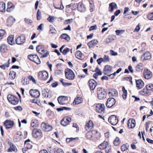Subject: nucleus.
Wrapping results in <instances>:
<instances>
[{"label":"nucleus","mask_w":153,"mask_h":153,"mask_svg":"<svg viewBox=\"0 0 153 153\" xmlns=\"http://www.w3.org/2000/svg\"><path fill=\"white\" fill-rule=\"evenodd\" d=\"M65 77L69 80H73L75 77V74L74 72L71 69L67 68L65 71Z\"/></svg>","instance_id":"f257e3e1"},{"label":"nucleus","mask_w":153,"mask_h":153,"mask_svg":"<svg viewBox=\"0 0 153 153\" xmlns=\"http://www.w3.org/2000/svg\"><path fill=\"white\" fill-rule=\"evenodd\" d=\"M98 148L99 149L102 150L105 149V152L107 153L110 152L111 150V146L109 143L105 141H104L99 145Z\"/></svg>","instance_id":"f03ea898"},{"label":"nucleus","mask_w":153,"mask_h":153,"mask_svg":"<svg viewBox=\"0 0 153 153\" xmlns=\"http://www.w3.org/2000/svg\"><path fill=\"white\" fill-rule=\"evenodd\" d=\"M97 94L98 98L100 100L106 98L107 95L104 89L100 87L97 88Z\"/></svg>","instance_id":"7ed1b4c3"},{"label":"nucleus","mask_w":153,"mask_h":153,"mask_svg":"<svg viewBox=\"0 0 153 153\" xmlns=\"http://www.w3.org/2000/svg\"><path fill=\"white\" fill-rule=\"evenodd\" d=\"M7 98L8 101L13 105H16L19 102L18 99L13 95L8 94Z\"/></svg>","instance_id":"20e7f679"},{"label":"nucleus","mask_w":153,"mask_h":153,"mask_svg":"<svg viewBox=\"0 0 153 153\" xmlns=\"http://www.w3.org/2000/svg\"><path fill=\"white\" fill-rule=\"evenodd\" d=\"M28 58L30 60L37 64H39L40 63V59L36 55H29L28 56Z\"/></svg>","instance_id":"39448f33"},{"label":"nucleus","mask_w":153,"mask_h":153,"mask_svg":"<svg viewBox=\"0 0 153 153\" xmlns=\"http://www.w3.org/2000/svg\"><path fill=\"white\" fill-rule=\"evenodd\" d=\"M105 105L103 104L98 103L96 105V112L101 114L104 113Z\"/></svg>","instance_id":"423d86ee"},{"label":"nucleus","mask_w":153,"mask_h":153,"mask_svg":"<svg viewBox=\"0 0 153 153\" xmlns=\"http://www.w3.org/2000/svg\"><path fill=\"white\" fill-rule=\"evenodd\" d=\"M26 38L25 35L22 34L18 37L16 40V43L19 45L23 44L25 42Z\"/></svg>","instance_id":"0eeeda50"},{"label":"nucleus","mask_w":153,"mask_h":153,"mask_svg":"<svg viewBox=\"0 0 153 153\" xmlns=\"http://www.w3.org/2000/svg\"><path fill=\"white\" fill-rule=\"evenodd\" d=\"M29 93L31 97L36 98H38L40 94L39 91L36 89H31L30 90Z\"/></svg>","instance_id":"6e6552de"},{"label":"nucleus","mask_w":153,"mask_h":153,"mask_svg":"<svg viewBox=\"0 0 153 153\" xmlns=\"http://www.w3.org/2000/svg\"><path fill=\"white\" fill-rule=\"evenodd\" d=\"M108 122L112 125H116L118 122V120L115 115L110 116L108 119Z\"/></svg>","instance_id":"1a4fd4ad"},{"label":"nucleus","mask_w":153,"mask_h":153,"mask_svg":"<svg viewBox=\"0 0 153 153\" xmlns=\"http://www.w3.org/2000/svg\"><path fill=\"white\" fill-rule=\"evenodd\" d=\"M14 122L10 120H6L4 123V126L6 128H12L14 125Z\"/></svg>","instance_id":"9d476101"},{"label":"nucleus","mask_w":153,"mask_h":153,"mask_svg":"<svg viewBox=\"0 0 153 153\" xmlns=\"http://www.w3.org/2000/svg\"><path fill=\"white\" fill-rule=\"evenodd\" d=\"M116 103L115 99L113 98H108L106 103V106L108 108H111Z\"/></svg>","instance_id":"9b49d317"},{"label":"nucleus","mask_w":153,"mask_h":153,"mask_svg":"<svg viewBox=\"0 0 153 153\" xmlns=\"http://www.w3.org/2000/svg\"><path fill=\"white\" fill-rule=\"evenodd\" d=\"M41 127L42 129L44 131H49L51 130L52 127L45 123L43 122L41 125Z\"/></svg>","instance_id":"f8f14e48"},{"label":"nucleus","mask_w":153,"mask_h":153,"mask_svg":"<svg viewBox=\"0 0 153 153\" xmlns=\"http://www.w3.org/2000/svg\"><path fill=\"white\" fill-rule=\"evenodd\" d=\"M39 76L42 79L46 80L48 77V74L46 71H41L39 72Z\"/></svg>","instance_id":"ddd939ff"},{"label":"nucleus","mask_w":153,"mask_h":153,"mask_svg":"<svg viewBox=\"0 0 153 153\" xmlns=\"http://www.w3.org/2000/svg\"><path fill=\"white\" fill-rule=\"evenodd\" d=\"M152 73L151 71L147 69H144L143 73V77L147 79H150L152 76Z\"/></svg>","instance_id":"4468645a"},{"label":"nucleus","mask_w":153,"mask_h":153,"mask_svg":"<svg viewBox=\"0 0 153 153\" xmlns=\"http://www.w3.org/2000/svg\"><path fill=\"white\" fill-rule=\"evenodd\" d=\"M71 120V119L69 117H64L61 121V124L63 126H65L69 124Z\"/></svg>","instance_id":"2eb2a0df"},{"label":"nucleus","mask_w":153,"mask_h":153,"mask_svg":"<svg viewBox=\"0 0 153 153\" xmlns=\"http://www.w3.org/2000/svg\"><path fill=\"white\" fill-rule=\"evenodd\" d=\"M58 101L60 105H64L65 104V101L68 100L67 97L65 96H60L58 98Z\"/></svg>","instance_id":"dca6fc26"},{"label":"nucleus","mask_w":153,"mask_h":153,"mask_svg":"<svg viewBox=\"0 0 153 153\" xmlns=\"http://www.w3.org/2000/svg\"><path fill=\"white\" fill-rule=\"evenodd\" d=\"M135 121L134 119H129L128 122V127L129 128H133L135 126Z\"/></svg>","instance_id":"f3484780"},{"label":"nucleus","mask_w":153,"mask_h":153,"mask_svg":"<svg viewBox=\"0 0 153 153\" xmlns=\"http://www.w3.org/2000/svg\"><path fill=\"white\" fill-rule=\"evenodd\" d=\"M151 57V54L149 52L144 53L141 57V59L143 61L149 59Z\"/></svg>","instance_id":"a211bd4d"},{"label":"nucleus","mask_w":153,"mask_h":153,"mask_svg":"<svg viewBox=\"0 0 153 153\" xmlns=\"http://www.w3.org/2000/svg\"><path fill=\"white\" fill-rule=\"evenodd\" d=\"M42 131L41 130L34 128L33 131V135L35 138H37L41 135Z\"/></svg>","instance_id":"6ab92c4d"},{"label":"nucleus","mask_w":153,"mask_h":153,"mask_svg":"<svg viewBox=\"0 0 153 153\" xmlns=\"http://www.w3.org/2000/svg\"><path fill=\"white\" fill-rule=\"evenodd\" d=\"M112 67L111 66L106 65L105 66L104 69V73L105 75L109 76V74L111 72Z\"/></svg>","instance_id":"aec40b11"},{"label":"nucleus","mask_w":153,"mask_h":153,"mask_svg":"<svg viewBox=\"0 0 153 153\" xmlns=\"http://www.w3.org/2000/svg\"><path fill=\"white\" fill-rule=\"evenodd\" d=\"M22 133L20 131L17 132L14 136V140L15 141L17 142L20 141L22 139L21 137Z\"/></svg>","instance_id":"412c9836"},{"label":"nucleus","mask_w":153,"mask_h":153,"mask_svg":"<svg viewBox=\"0 0 153 153\" xmlns=\"http://www.w3.org/2000/svg\"><path fill=\"white\" fill-rule=\"evenodd\" d=\"M136 86L139 89L143 88L144 85V84L141 79H139L136 81Z\"/></svg>","instance_id":"4be33fe9"},{"label":"nucleus","mask_w":153,"mask_h":153,"mask_svg":"<svg viewBox=\"0 0 153 153\" xmlns=\"http://www.w3.org/2000/svg\"><path fill=\"white\" fill-rule=\"evenodd\" d=\"M108 94L110 97H117L118 95V93L115 89H112L109 90Z\"/></svg>","instance_id":"5701e85b"},{"label":"nucleus","mask_w":153,"mask_h":153,"mask_svg":"<svg viewBox=\"0 0 153 153\" xmlns=\"http://www.w3.org/2000/svg\"><path fill=\"white\" fill-rule=\"evenodd\" d=\"M88 83L91 89H94L96 88V81L94 79H91L89 81Z\"/></svg>","instance_id":"b1692460"},{"label":"nucleus","mask_w":153,"mask_h":153,"mask_svg":"<svg viewBox=\"0 0 153 153\" xmlns=\"http://www.w3.org/2000/svg\"><path fill=\"white\" fill-rule=\"evenodd\" d=\"M36 50L39 53L42 54H43L45 51L44 50L43 47L42 45L37 46L36 48Z\"/></svg>","instance_id":"393cba45"},{"label":"nucleus","mask_w":153,"mask_h":153,"mask_svg":"<svg viewBox=\"0 0 153 153\" xmlns=\"http://www.w3.org/2000/svg\"><path fill=\"white\" fill-rule=\"evenodd\" d=\"M93 123L91 121H89L88 123H87L85 125V128L87 131H89L90 129H91L93 127Z\"/></svg>","instance_id":"a878e982"},{"label":"nucleus","mask_w":153,"mask_h":153,"mask_svg":"<svg viewBox=\"0 0 153 153\" xmlns=\"http://www.w3.org/2000/svg\"><path fill=\"white\" fill-rule=\"evenodd\" d=\"M14 8V6L13 4L11 2H8L7 4L6 10L8 12H10L13 10Z\"/></svg>","instance_id":"bb28decb"},{"label":"nucleus","mask_w":153,"mask_h":153,"mask_svg":"<svg viewBox=\"0 0 153 153\" xmlns=\"http://www.w3.org/2000/svg\"><path fill=\"white\" fill-rule=\"evenodd\" d=\"M14 36L10 35L7 38V42L8 44L10 45H13L14 44Z\"/></svg>","instance_id":"cd10ccee"},{"label":"nucleus","mask_w":153,"mask_h":153,"mask_svg":"<svg viewBox=\"0 0 153 153\" xmlns=\"http://www.w3.org/2000/svg\"><path fill=\"white\" fill-rule=\"evenodd\" d=\"M117 8V5L114 3H111L109 4L108 10L111 12H112L114 9Z\"/></svg>","instance_id":"c85d7f7f"},{"label":"nucleus","mask_w":153,"mask_h":153,"mask_svg":"<svg viewBox=\"0 0 153 153\" xmlns=\"http://www.w3.org/2000/svg\"><path fill=\"white\" fill-rule=\"evenodd\" d=\"M77 9L78 10L81 12H83L85 10L84 5L81 2L78 3L77 5Z\"/></svg>","instance_id":"c756f323"},{"label":"nucleus","mask_w":153,"mask_h":153,"mask_svg":"<svg viewBox=\"0 0 153 153\" xmlns=\"http://www.w3.org/2000/svg\"><path fill=\"white\" fill-rule=\"evenodd\" d=\"M7 50V47L6 45L2 44L0 46V52L3 53L5 52Z\"/></svg>","instance_id":"7c9ffc66"},{"label":"nucleus","mask_w":153,"mask_h":153,"mask_svg":"<svg viewBox=\"0 0 153 153\" xmlns=\"http://www.w3.org/2000/svg\"><path fill=\"white\" fill-rule=\"evenodd\" d=\"M5 10V4L3 2H0V11L4 12Z\"/></svg>","instance_id":"2f4dec72"},{"label":"nucleus","mask_w":153,"mask_h":153,"mask_svg":"<svg viewBox=\"0 0 153 153\" xmlns=\"http://www.w3.org/2000/svg\"><path fill=\"white\" fill-rule=\"evenodd\" d=\"M8 151L9 152H11L12 151L16 152L17 151V149L16 146L12 144H10V147L8 149Z\"/></svg>","instance_id":"473e14b6"},{"label":"nucleus","mask_w":153,"mask_h":153,"mask_svg":"<svg viewBox=\"0 0 153 153\" xmlns=\"http://www.w3.org/2000/svg\"><path fill=\"white\" fill-rule=\"evenodd\" d=\"M122 91L123 92V94L122 95V98L123 99L125 100L127 95V92L124 87H123Z\"/></svg>","instance_id":"72a5a7b5"},{"label":"nucleus","mask_w":153,"mask_h":153,"mask_svg":"<svg viewBox=\"0 0 153 153\" xmlns=\"http://www.w3.org/2000/svg\"><path fill=\"white\" fill-rule=\"evenodd\" d=\"M16 74V73L13 71H11L9 73V78L11 79L15 78Z\"/></svg>","instance_id":"f704fd0d"},{"label":"nucleus","mask_w":153,"mask_h":153,"mask_svg":"<svg viewBox=\"0 0 153 153\" xmlns=\"http://www.w3.org/2000/svg\"><path fill=\"white\" fill-rule=\"evenodd\" d=\"M143 69V65L141 63L137 65L135 67V69L137 71H140Z\"/></svg>","instance_id":"c9c22d12"},{"label":"nucleus","mask_w":153,"mask_h":153,"mask_svg":"<svg viewBox=\"0 0 153 153\" xmlns=\"http://www.w3.org/2000/svg\"><path fill=\"white\" fill-rule=\"evenodd\" d=\"M60 37L62 39H65L68 42L70 40V37L66 34H63L60 36Z\"/></svg>","instance_id":"e433bc0d"},{"label":"nucleus","mask_w":153,"mask_h":153,"mask_svg":"<svg viewBox=\"0 0 153 153\" xmlns=\"http://www.w3.org/2000/svg\"><path fill=\"white\" fill-rule=\"evenodd\" d=\"M81 98L79 97H77L75 98L73 102L74 105V104H75V105H76L81 103Z\"/></svg>","instance_id":"4c0bfd02"},{"label":"nucleus","mask_w":153,"mask_h":153,"mask_svg":"<svg viewBox=\"0 0 153 153\" xmlns=\"http://www.w3.org/2000/svg\"><path fill=\"white\" fill-rule=\"evenodd\" d=\"M148 90L147 89H143L140 91V94L143 95H148L149 93Z\"/></svg>","instance_id":"58836bf2"},{"label":"nucleus","mask_w":153,"mask_h":153,"mask_svg":"<svg viewBox=\"0 0 153 153\" xmlns=\"http://www.w3.org/2000/svg\"><path fill=\"white\" fill-rule=\"evenodd\" d=\"M125 32L124 30H117L115 31L116 34L117 35L119 36L122 35Z\"/></svg>","instance_id":"ea45409f"},{"label":"nucleus","mask_w":153,"mask_h":153,"mask_svg":"<svg viewBox=\"0 0 153 153\" xmlns=\"http://www.w3.org/2000/svg\"><path fill=\"white\" fill-rule=\"evenodd\" d=\"M96 45V42H95V40H93L89 42L88 45L89 47L91 48L92 47L95 46Z\"/></svg>","instance_id":"a19ab883"},{"label":"nucleus","mask_w":153,"mask_h":153,"mask_svg":"<svg viewBox=\"0 0 153 153\" xmlns=\"http://www.w3.org/2000/svg\"><path fill=\"white\" fill-rule=\"evenodd\" d=\"M37 123V120H33L31 123V126L32 127H36L38 125L36 124Z\"/></svg>","instance_id":"79ce46f5"},{"label":"nucleus","mask_w":153,"mask_h":153,"mask_svg":"<svg viewBox=\"0 0 153 153\" xmlns=\"http://www.w3.org/2000/svg\"><path fill=\"white\" fill-rule=\"evenodd\" d=\"M128 144H123L121 146V149L123 151H125L128 149Z\"/></svg>","instance_id":"37998d69"},{"label":"nucleus","mask_w":153,"mask_h":153,"mask_svg":"<svg viewBox=\"0 0 153 153\" xmlns=\"http://www.w3.org/2000/svg\"><path fill=\"white\" fill-rule=\"evenodd\" d=\"M82 55V53L81 52L79 51H77L76 52L75 56L76 58L79 59H80V58H81V56Z\"/></svg>","instance_id":"c03bdc74"},{"label":"nucleus","mask_w":153,"mask_h":153,"mask_svg":"<svg viewBox=\"0 0 153 153\" xmlns=\"http://www.w3.org/2000/svg\"><path fill=\"white\" fill-rule=\"evenodd\" d=\"M36 17L37 19L38 20H40L42 19L41 13L39 9L37 11V12L36 14Z\"/></svg>","instance_id":"a18cd8bd"},{"label":"nucleus","mask_w":153,"mask_h":153,"mask_svg":"<svg viewBox=\"0 0 153 153\" xmlns=\"http://www.w3.org/2000/svg\"><path fill=\"white\" fill-rule=\"evenodd\" d=\"M114 144L116 146L119 145L120 143V139L118 137L116 138L113 142Z\"/></svg>","instance_id":"49530a36"},{"label":"nucleus","mask_w":153,"mask_h":153,"mask_svg":"<svg viewBox=\"0 0 153 153\" xmlns=\"http://www.w3.org/2000/svg\"><path fill=\"white\" fill-rule=\"evenodd\" d=\"M30 140L29 139L25 141V145L27 147L28 149L31 148L32 146V145L28 143V142H30Z\"/></svg>","instance_id":"de8ad7c7"},{"label":"nucleus","mask_w":153,"mask_h":153,"mask_svg":"<svg viewBox=\"0 0 153 153\" xmlns=\"http://www.w3.org/2000/svg\"><path fill=\"white\" fill-rule=\"evenodd\" d=\"M22 83L24 85H25L29 83V81L27 79L23 78L22 80Z\"/></svg>","instance_id":"09e8293b"},{"label":"nucleus","mask_w":153,"mask_h":153,"mask_svg":"<svg viewBox=\"0 0 153 153\" xmlns=\"http://www.w3.org/2000/svg\"><path fill=\"white\" fill-rule=\"evenodd\" d=\"M54 151V153H64L63 150L61 148H56Z\"/></svg>","instance_id":"8fccbe9b"},{"label":"nucleus","mask_w":153,"mask_h":153,"mask_svg":"<svg viewBox=\"0 0 153 153\" xmlns=\"http://www.w3.org/2000/svg\"><path fill=\"white\" fill-rule=\"evenodd\" d=\"M146 89L152 91H153V85L149 84L146 86Z\"/></svg>","instance_id":"3c124183"},{"label":"nucleus","mask_w":153,"mask_h":153,"mask_svg":"<svg viewBox=\"0 0 153 153\" xmlns=\"http://www.w3.org/2000/svg\"><path fill=\"white\" fill-rule=\"evenodd\" d=\"M55 19V17L53 16H49V17L47 18V20L50 22H53V20Z\"/></svg>","instance_id":"603ef678"},{"label":"nucleus","mask_w":153,"mask_h":153,"mask_svg":"<svg viewBox=\"0 0 153 153\" xmlns=\"http://www.w3.org/2000/svg\"><path fill=\"white\" fill-rule=\"evenodd\" d=\"M5 32V31L4 30L0 29V40L2 38Z\"/></svg>","instance_id":"864d4df0"},{"label":"nucleus","mask_w":153,"mask_h":153,"mask_svg":"<svg viewBox=\"0 0 153 153\" xmlns=\"http://www.w3.org/2000/svg\"><path fill=\"white\" fill-rule=\"evenodd\" d=\"M110 59L109 57L106 55H105L103 59V62H108L110 61Z\"/></svg>","instance_id":"5fc2aeb1"},{"label":"nucleus","mask_w":153,"mask_h":153,"mask_svg":"<svg viewBox=\"0 0 153 153\" xmlns=\"http://www.w3.org/2000/svg\"><path fill=\"white\" fill-rule=\"evenodd\" d=\"M28 79L32 81L33 82L35 83H36V80L31 75L29 76L28 77Z\"/></svg>","instance_id":"6e6d98bb"},{"label":"nucleus","mask_w":153,"mask_h":153,"mask_svg":"<svg viewBox=\"0 0 153 153\" xmlns=\"http://www.w3.org/2000/svg\"><path fill=\"white\" fill-rule=\"evenodd\" d=\"M70 49L68 48H66L62 51V53L64 55H66L70 51Z\"/></svg>","instance_id":"4d7b16f0"},{"label":"nucleus","mask_w":153,"mask_h":153,"mask_svg":"<svg viewBox=\"0 0 153 153\" xmlns=\"http://www.w3.org/2000/svg\"><path fill=\"white\" fill-rule=\"evenodd\" d=\"M25 21L26 23L28 24H29L33 22V21L32 20L26 18L25 19Z\"/></svg>","instance_id":"13d9d810"},{"label":"nucleus","mask_w":153,"mask_h":153,"mask_svg":"<svg viewBox=\"0 0 153 153\" xmlns=\"http://www.w3.org/2000/svg\"><path fill=\"white\" fill-rule=\"evenodd\" d=\"M50 32L51 33H56V31L52 26H50Z\"/></svg>","instance_id":"bf43d9fd"},{"label":"nucleus","mask_w":153,"mask_h":153,"mask_svg":"<svg viewBox=\"0 0 153 153\" xmlns=\"http://www.w3.org/2000/svg\"><path fill=\"white\" fill-rule=\"evenodd\" d=\"M148 19L151 20H153V12L150 13L148 16Z\"/></svg>","instance_id":"052dcab7"},{"label":"nucleus","mask_w":153,"mask_h":153,"mask_svg":"<svg viewBox=\"0 0 153 153\" xmlns=\"http://www.w3.org/2000/svg\"><path fill=\"white\" fill-rule=\"evenodd\" d=\"M73 20V19H69L68 20H66L64 22V24L65 25L68 24H70L72 22Z\"/></svg>","instance_id":"680f3d73"},{"label":"nucleus","mask_w":153,"mask_h":153,"mask_svg":"<svg viewBox=\"0 0 153 153\" xmlns=\"http://www.w3.org/2000/svg\"><path fill=\"white\" fill-rule=\"evenodd\" d=\"M112 38L111 37H108L106 39L105 42L106 43H108L111 42L112 41Z\"/></svg>","instance_id":"e2e57ef3"},{"label":"nucleus","mask_w":153,"mask_h":153,"mask_svg":"<svg viewBox=\"0 0 153 153\" xmlns=\"http://www.w3.org/2000/svg\"><path fill=\"white\" fill-rule=\"evenodd\" d=\"M44 53L43 55L40 57L41 58H45L47 57L49 54V52L47 51Z\"/></svg>","instance_id":"0e129e2a"},{"label":"nucleus","mask_w":153,"mask_h":153,"mask_svg":"<svg viewBox=\"0 0 153 153\" xmlns=\"http://www.w3.org/2000/svg\"><path fill=\"white\" fill-rule=\"evenodd\" d=\"M102 72L97 68H96V74L97 75H101L102 74Z\"/></svg>","instance_id":"69168bd1"},{"label":"nucleus","mask_w":153,"mask_h":153,"mask_svg":"<svg viewBox=\"0 0 153 153\" xmlns=\"http://www.w3.org/2000/svg\"><path fill=\"white\" fill-rule=\"evenodd\" d=\"M140 30V25L139 24H138V25L135 28L134 30V32H138Z\"/></svg>","instance_id":"338daca9"},{"label":"nucleus","mask_w":153,"mask_h":153,"mask_svg":"<svg viewBox=\"0 0 153 153\" xmlns=\"http://www.w3.org/2000/svg\"><path fill=\"white\" fill-rule=\"evenodd\" d=\"M110 53L111 55L113 56H116L117 55V53L116 52H114L112 50H110Z\"/></svg>","instance_id":"774afa93"}]
</instances>
